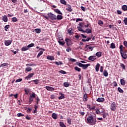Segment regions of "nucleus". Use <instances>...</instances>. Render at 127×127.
<instances>
[{
  "instance_id": "0e129e2a",
  "label": "nucleus",
  "mask_w": 127,
  "mask_h": 127,
  "mask_svg": "<svg viewBox=\"0 0 127 127\" xmlns=\"http://www.w3.org/2000/svg\"><path fill=\"white\" fill-rule=\"evenodd\" d=\"M79 114H80V115H81V116H82V117L85 115V112H81V111H80V112H79Z\"/></svg>"
},
{
  "instance_id": "c85d7f7f",
  "label": "nucleus",
  "mask_w": 127,
  "mask_h": 127,
  "mask_svg": "<svg viewBox=\"0 0 127 127\" xmlns=\"http://www.w3.org/2000/svg\"><path fill=\"white\" fill-rule=\"evenodd\" d=\"M5 66H8V64L6 63H4L3 64H0V68L1 67H2V68H3V67H5Z\"/></svg>"
},
{
  "instance_id": "4be33fe9",
  "label": "nucleus",
  "mask_w": 127,
  "mask_h": 127,
  "mask_svg": "<svg viewBox=\"0 0 127 127\" xmlns=\"http://www.w3.org/2000/svg\"><path fill=\"white\" fill-rule=\"evenodd\" d=\"M90 64H83L82 65V68L83 69H84V70H85V69H87V68H88V67H89V66H90Z\"/></svg>"
},
{
  "instance_id": "412c9836",
  "label": "nucleus",
  "mask_w": 127,
  "mask_h": 127,
  "mask_svg": "<svg viewBox=\"0 0 127 127\" xmlns=\"http://www.w3.org/2000/svg\"><path fill=\"white\" fill-rule=\"evenodd\" d=\"M54 11H55V12H56V13H58L59 14H61L62 15L63 14L62 12H61L60 10H59V9H54Z\"/></svg>"
},
{
  "instance_id": "39448f33",
  "label": "nucleus",
  "mask_w": 127,
  "mask_h": 127,
  "mask_svg": "<svg viewBox=\"0 0 127 127\" xmlns=\"http://www.w3.org/2000/svg\"><path fill=\"white\" fill-rule=\"evenodd\" d=\"M12 43V40H8L4 41V44L6 46H9Z\"/></svg>"
},
{
  "instance_id": "6ab92c4d",
  "label": "nucleus",
  "mask_w": 127,
  "mask_h": 127,
  "mask_svg": "<svg viewBox=\"0 0 127 127\" xmlns=\"http://www.w3.org/2000/svg\"><path fill=\"white\" fill-rule=\"evenodd\" d=\"M2 20L4 21V22H7V16L6 15H4V16H2Z\"/></svg>"
},
{
  "instance_id": "f8f14e48",
  "label": "nucleus",
  "mask_w": 127,
  "mask_h": 127,
  "mask_svg": "<svg viewBox=\"0 0 127 127\" xmlns=\"http://www.w3.org/2000/svg\"><path fill=\"white\" fill-rule=\"evenodd\" d=\"M34 75V73H30L25 77V79L29 80V79H30V78H31V77H32Z\"/></svg>"
},
{
  "instance_id": "bb28decb",
  "label": "nucleus",
  "mask_w": 127,
  "mask_h": 127,
  "mask_svg": "<svg viewBox=\"0 0 127 127\" xmlns=\"http://www.w3.org/2000/svg\"><path fill=\"white\" fill-rule=\"evenodd\" d=\"M28 49L29 48L27 47L24 46L21 49V51H26V50H28Z\"/></svg>"
},
{
  "instance_id": "5fc2aeb1",
  "label": "nucleus",
  "mask_w": 127,
  "mask_h": 127,
  "mask_svg": "<svg viewBox=\"0 0 127 127\" xmlns=\"http://www.w3.org/2000/svg\"><path fill=\"white\" fill-rule=\"evenodd\" d=\"M36 105H38V103H39V101H40V100L39 99V98L38 97H37V98L36 99Z\"/></svg>"
},
{
  "instance_id": "1a4fd4ad",
  "label": "nucleus",
  "mask_w": 127,
  "mask_h": 127,
  "mask_svg": "<svg viewBox=\"0 0 127 127\" xmlns=\"http://www.w3.org/2000/svg\"><path fill=\"white\" fill-rule=\"evenodd\" d=\"M124 51L122 52H120V54L121 55L122 57V58H123V59H127V54H125V53H123Z\"/></svg>"
},
{
  "instance_id": "c03bdc74",
  "label": "nucleus",
  "mask_w": 127,
  "mask_h": 127,
  "mask_svg": "<svg viewBox=\"0 0 127 127\" xmlns=\"http://www.w3.org/2000/svg\"><path fill=\"white\" fill-rule=\"evenodd\" d=\"M98 24L99 25H103V24H104V22H103V21L99 20L98 21Z\"/></svg>"
},
{
  "instance_id": "473e14b6",
  "label": "nucleus",
  "mask_w": 127,
  "mask_h": 127,
  "mask_svg": "<svg viewBox=\"0 0 127 127\" xmlns=\"http://www.w3.org/2000/svg\"><path fill=\"white\" fill-rule=\"evenodd\" d=\"M31 82H34V83L35 84V85H37V84H39V80H38V79H35V80H32Z\"/></svg>"
},
{
  "instance_id": "ea45409f",
  "label": "nucleus",
  "mask_w": 127,
  "mask_h": 127,
  "mask_svg": "<svg viewBox=\"0 0 127 127\" xmlns=\"http://www.w3.org/2000/svg\"><path fill=\"white\" fill-rule=\"evenodd\" d=\"M32 70V68L30 67H27L25 68V71H27V72H30Z\"/></svg>"
},
{
  "instance_id": "c9c22d12",
  "label": "nucleus",
  "mask_w": 127,
  "mask_h": 127,
  "mask_svg": "<svg viewBox=\"0 0 127 127\" xmlns=\"http://www.w3.org/2000/svg\"><path fill=\"white\" fill-rule=\"evenodd\" d=\"M64 87H65V88L69 87V82H64Z\"/></svg>"
},
{
  "instance_id": "680f3d73",
  "label": "nucleus",
  "mask_w": 127,
  "mask_h": 127,
  "mask_svg": "<svg viewBox=\"0 0 127 127\" xmlns=\"http://www.w3.org/2000/svg\"><path fill=\"white\" fill-rule=\"evenodd\" d=\"M35 95H36L35 93H33L32 94V95H31L30 96V97H31V98H35Z\"/></svg>"
},
{
  "instance_id": "ddd939ff",
  "label": "nucleus",
  "mask_w": 127,
  "mask_h": 127,
  "mask_svg": "<svg viewBox=\"0 0 127 127\" xmlns=\"http://www.w3.org/2000/svg\"><path fill=\"white\" fill-rule=\"evenodd\" d=\"M47 59L48 60H51V61H52L53 60H55V58H54V56H47L46 57Z\"/></svg>"
},
{
  "instance_id": "dca6fc26",
  "label": "nucleus",
  "mask_w": 127,
  "mask_h": 127,
  "mask_svg": "<svg viewBox=\"0 0 127 127\" xmlns=\"http://www.w3.org/2000/svg\"><path fill=\"white\" fill-rule=\"evenodd\" d=\"M61 19H63V15L58 14L57 16H56V20H61Z\"/></svg>"
},
{
  "instance_id": "f257e3e1",
  "label": "nucleus",
  "mask_w": 127,
  "mask_h": 127,
  "mask_svg": "<svg viewBox=\"0 0 127 127\" xmlns=\"http://www.w3.org/2000/svg\"><path fill=\"white\" fill-rule=\"evenodd\" d=\"M86 123L91 126H95L97 124V120L94 118V116L90 115L86 119Z\"/></svg>"
},
{
  "instance_id": "69168bd1",
  "label": "nucleus",
  "mask_w": 127,
  "mask_h": 127,
  "mask_svg": "<svg viewBox=\"0 0 127 127\" xmlns=\"http://www.w3.org/2000/svg\"><path fill=\"white\" fill-rule=\"evenodd\" d=\"M107 113H104L102 114V117L103 118H104V119H106V117H107Z\"/></svg>"
},
{
  "instance_id": "5701e85b",
  "label": "nucleus",
  "mask_w": 127,
  "mask_h": 127,
  "mask_svg": "<svg viewBox=\"0 0 127 127\" xmlns=\"http://www.w3.org/2000/svg\"><path fill=\"white\" fill-rule=\"evenodd\" d=\"M52 117L54 120H57V114L55 113H54L52 115Z\"/></svg>"
},
{
  "instance_id": "774afa93",
  "label": "nucleus",
  "mask_w": 127,
  "mask_h": 127,
  "mask_svg": "<svg viewBox=\"0 0 127 127\" xmlns=\"http://www.w3.org/2000/svg\"><path fill=\"white\" fill-rule=\"evenodd\" d=\"M83 20L80 18H77L76 20V22H78V21H82Z\"/></svg>"
},
{
  "instance_id": "864d4df0",
  "label": "nucleus",
  "mask_w": 127,
  "mask_h": 127,
  "mask_svg": "<svg viewBox=\"0 0 127 127\" xmlns=\"http://www.w3.org/2000/svg\"><path fill=\"white\" fill-rule=\"evenodd\" d=\"M69 61H71V62H76L77 60H76L75 59H70L69 60Z\"/></svg>"
},
{
  "instance_id": "f3484780",
  "label": "nucleus",
  "mask_w": 127,
  "mask_h": 127,
  "mask_svg": "<svg viewBox=\"0 0 127 127\" xmlns=\"http://www.w3.org/2000/svg\"><path fill=\"white\" fill-rule=\"evenodd\" d=\"M83 101V102H87L88 101V94H85L84 95Z\"/></svg>"
},
{
  "instance_id": "72a5a7b5",
  "label": "nucleus",
  "mask_w": 127,
  "mask_h": 127,
  "mask_svg": "<svg viewBox=\"0 0 127 127\" xmlns=\"http://www.w3.org/2000/svg\"><path fill=\"white\" fill-rule=\"evenodd\" d=\"M86 32L88 34H90V33H92V30L90 28H87L86 29Z\"/></svg>"
},
{
  "instance_id": "7ed1b4c3",
  "label": "nucleus",
  "mask_w": 127,
  "mask_h": 127,
  "mask_svg": "<svg viewBox=\"0 0 127 127\" xmlns=\"http://www.w3.org/2000/svg\"><path fill=\"white\" fill-rule=\"evenodd\" d=\"M62 40H63V38H59V40L58 41V42L62 46H64V45H65V42L64 41H62Z\"/></svg>"
},
{
  "instance_id": "052dcab7",
  "label": "nucleus",
  "mask_w": 127,
  "mask_h": 127,
  "mask_svg": "<svg viewBox=\"0 0 127 127\" xmlns=\"http://www.w3.org/2000/svg\"><path fill=\"white\" fill-rule=\"evenodd\" d=\"M109 27L111 29H114V28H115V26H114L113 25H109Z\"/></svg>"
},
{
  "instance_id": "4d7b16f0",
  "label": "nucleus",
  "mask_w": 127,
  "mask_h": 127,
  "mask_svg": "<svg viewBox=\"0 0 127 127\" xmlns=\"http://www.w3.org/2000/svg\"><path fill=\"white\" fill-rule=\"evenodd\" d=\"M124 22L125 25H127V18H125L124 20Z\"/></svg>"
},
{
  "instance_id": "2eb2a0df",
  "label": "nucleus",
  "mask_w": 127,
  "mask_h": 127,
  "mask_svg": "<svg viewBox=\"0 0 127 127\" xmlns=\"http://www.w3.org/2000/svg\"><path fill=\"white\" fill-rule=\"evenodd\" d=\"M103 56V53L102 52H98L96 53V56L100 58V57H102Z\"/></svg>"
},
{
  "instance_id": "9d476101",
  "label": "nucleus",
  "mask_w": 127,
  "mask_h": 127,
  "mask_svg": "<svg viewBox=\"0 0 127 127\" xmlns=\"http://www.w3.org/2000/svg\"><path fill=\"white\" fill-rule=\"evenodd\" d=\"M88 59L90 61H95L97 58H96V56H91L88 58Z\"/></svg>"
},
{
  "instance_id": "a18cd8bd",
  "label": "nucleus",
  "mask_w": 127,
  "mask_h": 127,
  "mask_svg": "<svg viewBox=\"0 0 127 127\" xmlns=\"http://www.w3.org/2000/svg\"><path fill=\"white\" fill-rule=\"evenodd\" d=\"M9 28V25H7L4 27V30L5 31H7V29Z\"/></svg>"
},
{
  "instance_id": "a878e982",
  "label": "nucleus",
  "mask_w": 127,
  "mask_h": 127,
  "mask_svg": "<svg viewBox=\"0 0 127 127\" xmlns=\"http://www.w3.org/2000/svg\"><path fill=\"white\" fill-rule=\"evenodd\" d=\"M122 8L124 10V11H127V5H122Z\"/></svg>"
},
{
  "instance_id": "393cba45",
  "label": "nucleus",
  "mask_w": 127,
  "mask_h": 127,
  "mask_svg": "<svg viewBox=\"0 0 127 127\" xmlns=\"http://www.w3.org/2000/svg\"><path fill=\"white\" fill-rule=\"evenodd\" d=\"M53 63H55V64H56V65H57V66H59V65H63V63L61 62V61H59V62H54Z\"/></svg>"
},
{
  "instance_id": "8fccbe9b",
  "label": "nucleus",
  "mask_w": 127,
  "mask_h": 127,
  "mask_svg": "<svg viewBox=\"0 0 127 127\" xmlns=\"http://www.w3.org/2000/svg\"><path fill=\"white\" fill-rule=\"evenodd\" d=\"M59 72V73H61V74H67V72H66V71L63 70H60Z\"/></svg>"
},
{
  "instance_id": "a19ab883",
  "label": "nucleus",
  "mask_w": 127,
  "mask_h": 127,
  "mask_svg": "<svg viewBox=\"0 0 127 127\" xmlns=\"http://www.w3.org/2000/svg\"><path fill=\"white\" fill-rule=\"evenodd\" d=\"M67 124L71 125L72 124V121H71V118H69L66 120Z\"/></svg>"
},
{
  "instance_id": "aec40b11",
  "label": "nucleus",
  "mask_w": 127,
  "mask_h": 127,
  "mask_svg": "<svg viewBox=\"0 0 127 127\" xmlns=\"http://www.w3.org/2000/svg\"><path fill=\"white\" fill-rule=\"evenodd\" d=\"M120 83L122 86H125L126 85V80L122 78L120 80Z\"/></svg>"
},
{
  "instance_id": "6e6552de",
  "label": "nucleus",
  "mask_w": 127,
  "mask_h": 127,
  "mask_svg": "<svg viewBox=\"0 0 127 127\" xmlns=\"http://www.w3.org/2000/svg\"><path fill=\"white\" fill-rule=\"evenodd\" d=\"M66 10L71 12L72 11V10H73V9H72V6H71V5H70L69 4H67L66 5Z\"/></svg>"
},
{
  "instance_id": "09e8293b",
  "label": "nucleus",
  "mask_w": 127,
  "mask_h": 127,
  "mask_svg": "<svg viewBox=\"0 0 127 127\" xmlns=\"http://www.w3.org/2000/svg\"><path fill=\"white\" fill-rule=\"evenodd\" d=\"M118 90L120 93H124V90L121 88V87H118Z\"/></svg>"
},
{
  "instance_id": "de8ad7c7",
  "label": "nucleus",
  "mask_w": 127,
  "mask_h": 127,
  "mask_svg": "<svg viewBox=\"0 0 127 127\" xmlns=\"http://www.w3.org/2000/svg\"><path fill=\"white\" fill-rule=\"evenodd\" d=\"M123 48H124V46H123L122 45H121L119 47V48L120 49V52L124 51V49H123Z\"/></svg>"
},
{
  "instance_id": "9b49d317",
  "label": "nucleus",
  "mask_w": 127,
  "mask_h": 127,
  "mask_svg": "<svg viewBox=\"0 0 127 127\" xmlns=\"http://www.w3.org/2000/svg\"><path fill=\"white\" fill-rule=\"evenodd\" d=\"M97 102H98L99 103H104L105 102V98L102 97H99L97 100Z\"/></svg>"
},
{
  "instance_id": "79ce46f5",
  "label": "nucleus",
  "mask_w": 127,
  "mask_h": 127,
  "mask_svg": "<svg viewBox=\"0 0 127 127\" xmlns=\"http://www.w3.org/2000/svg\"><path fill=\"white\" fill-rule=\"evenodd\" d=\"M33 46H34V44L33 43H31V44H29V45L27 46V47L28 48H31V47H33Z\"/></svg>"
},
{
  "instance_id": "3c124183",
  "label": "nucleus",
  "mask_w": 127,
  "mask_h": 127,
  "mask_svg": "<svg viewBox=\"0 0 127 127\" xmlns=\"http://www.w3.org/2000/svg\"><path fill=\"white\" fill-rule=\"evenodd\" d=\"M83 27H81L80 26H77V28H78V30H79V31H83V29H82Z\"/></svg>"
},
{
  "instance_id": "7c9ffc66",
  "label": "nucleus",
  "mask_w": 127,
  "mask_h": 127,
  "mask_svg": "<svg viewBox=\"0 0 127 127\" xmlns=\"http://www.w3.org/2000/svg\"><path fill=\"white\" fill-rule=\"evenodd\" d=\"M120 67L122 68L123 70H126V65L123 63H120Z\"/></svg>"
},
{
  "instance_id": "e2e57ef3",
  "label": "nucleus",
  "mask_w": 127,
  "mask_h": 127,
  "mask_svg": "<svg viewBox=\"0 0 127 127\" xmlns=\"http://www.w3.org/2000/svg\"><path fill=\"white\" fill-rule=\"evenodd\" d=\"M80 8L83 10V11H85L86 10V8L83 6H80Z\"/></svg>"
},
{
  "instance_id": "4c0bfd02",
  "label": "nucleus",
  "mask_w": 127,
  "mask_h": 127,
  "mask_svg": "<svg viewBox=\"0 0 127 127\" xmlns=\"http://www.w3.org/2000/svg\"><path fill=\"white\" fill-rule=\"evenodd\" d=\"M35 31L36 32V33H40V32H41V29H38V28L35 29Z\"/></svg>"
},
{
  "instance_id": "423d86ee",
  "label": "nucleus",
  "mask_w": 127,
  "mask_h": 127,
  "mask_svg": "<svg viewBox=\"0 0 127 127\" xmlns=\"http://www.w3.org/2000/svg\"><path fill=\"white\" fill-rule=\"evenodd\" d=\"M65 41L66 43L67 46H70V45H71V43H72V41H71V39L69 38H66L65 39Z\"/></svg>"
},
{
  "instance_id": "0eeeda50",
  "label": "nucleus",
  "mask_w": 127,
  "mask_h": 127,
  "mask_svg": "<svg viewBox=\"0 0 127 127\" xmlns=\"http://www.w3.org/2000/svg\"><path fill=\"white\" fill-rule=\"evenodd\" d=\"M45 88L47 91H50L51 92H54L55 91V89L51 86H46Z\"/></svg>"
},
{
  "instance_id": "49530a36",
  "label": "nucleus",
  "mask_w": 127,
  "mask_h": 127,
  "mask_svg": "<svg viewBox=\"0 0 127 127\" xmlns=\"http://www.w3.org/2000/svg\"><path fill=\"white\" fill-rule=\"evenodd\" d=\"M17 117H24V115L22 114V113H18L17 114Z\"/></svg>"
},
{
  "instance_id": "a211bd4d",
  "label": "nucleus",
  "mask_w": 127,
  "mask_h": 127,
  "mask_svg": "<svg viewBox=\"0 0 127 127\" xmlns=\"http://www.w3.org/2000/svg\"><path fill=\"white\" fill-rule=\"evenodd\" d=\"M101 65L100 64L98 63L96 64V66H95V70L96 72H98L99 71V69H100V66Z\"/></svg>"
},
{
  "instance_id": "b1692460",
  "label": "nucleus",
  "mask_w": 127,
  "mask_h": 127,
  "mask_svg": "<svg viewBox=\"0 0 127 127\" xmlns=\"http://www.w3.org/2000/svg\"><path fill=\"white\" fill-rule=\"evenodd\" d=\"M103 75L104 77H108V76H109V73H108V71L107 70H104Z\"/></svg>"
},
{
  "instance_id": "cd10ccee",
  "label": "nucleus",
  "mask_w": 127,
  "mask_h": 127,
  "mask_svg": "<svg viewBox=\"0 0 127 127\" xmlns=\"http://www.w3.org/2000/svg\"><path fill=\"white\" fill-rule=\"evenodd\" d=\"M110 48L112 49H115V48H116V44L114 43H111L110 45Z\"/></svg>"
},
{
  "instance_id": "f704fd0d",
  "label": "nucleus",
  "mask_w": 127,
  "mask_h": 127,
  "mask_svg": "<svg viewBox=\"0 0 127 127\" xmlns=\"http://www.w3.org/2000/svg\"><path fill=\"white\" fill-rule=\"evenodd\" d=\"M74 70H75V71H77V72H81V68L78 66H75Z\"/></svg>"
},
{
  "instance_id": "603ef678",
  "label": "nucleus",
  "mask_w": 127,
  "mask_h": 127,
  "mask_svg": "<svg viewBox=\"0 0 127 127\" xmlns=\"http://www.w3.org/2000/svg\"><path fill=\"white\" fill-rule=\"evenodd\" d=\"M22 81V78H18L15 80V83H17L18 82H21Z\"/></svg>"
},
{
  "instance_id": "2f4dec72",
  "label": "nucleus",
  "mask_w": 127,
  "mask_h": 127,
  "mask_svg": "<svg viewBox=\"0 0 127 127\" xmlns=\"http://www.w3.org/2000/svg\"><path fill=\"white\" fill-rule=\"evenodd\" d=\"M43 54V51H40L38 53V55L37 56V58L38 59Z\"/></svg>"
},
{
  "instance_id": "13d9d810",
  "label": "nucleus",
  "mask_w": 127,
  "mask_h": 127,
  "mask_svg": "<svg viewBox=\"0 0 127 127\" xmlns=\"http://www.w3.org/2000/svg\"><path fill=\"white\" fill-rule=\"evenodd\" d=\"M66 51L67 52H70V51H72V49L71 48H70L69 47H68L66 50Z\"/></svg>"
},
{
  "instance_id": "58836bf2",
  "label": "nucleus",
  "mask_w": 127,
  "mask_h": 127,
  "mask_svg": "<svg viewBox=\"0 0 127 127\" xmlns=\"http://www.w3.org/2000/svg\"><path fill=\"white\" fill-rule=\"evenodd\" d=\"M11 21L12 22H16V21H17V18L15 17H14L11 18Z\"/></svg>"
},
{
  "instance_id": "20e7f679",
  "label": "nucleus",
  "mask_w": 127,
  "mask_h": 127,
  "mask_svg": "<svg viewBox=\"0 0 127 127\" xmlns=\"http://www.w3.org/2000/svg\"><path fill=\"white\" fill-rule=\"evenodd\" d=\"M116 103L115 102H113L112 104L110 106V109L111 111H113V112H115L116 111Z\"/></svg>"
},
{
  "instance_id": "338daca9",
  "label": "nucleus",
  "mask_w": 127,
  "mask_h": 127,
  "mask_svg": "<svg viewBox=\"0 0 127 127\" xmlns=\"http://www.w3.org/2000/svg\"><path fill=\"white\" fill-rule=\"evenodd\" d=\"M117 12L118 14H122V13H123V12L120 10H117Z\"/></svg>"
},
{
  "instance_id": "6e6d98bb",
  "label": "nucleus",
  "mask_w": 127,
  "mask_h": 127,
  "mask_svg": "<svg viewBox=\"0 0 127 127\" xmlns=\"http://www.w3.org/2000/svg\"><path fill=\"white\" fill-rule=\"evenodd\" d=\"M113 84L114 85V87H118V83H117V82L113 81Z\"/></svg>"
},
{
  "instance_id": "4468645a",
  "label": "nucleus",
  "mask_w": 127,
  "mask_h": 127,
  "mask_svg": "<svg viewBox=\"0 0 127 127\" xmlns=\"http://www.w3.org/2000/svg\"><path fill=\"white\" fill-rule=\"evenodd\" d=\"M59 95H60L61 96L59 97V100H62L63 99H64L65 98L64 94H63L62 92H59Z\"/></svg>"
},
{
  "instance_id": "e433bc0d",
  "label": "nucleus",
  "mask_w": 127,
  "mask_h": 127,
  "mask_svg": "<svg viewBox=\"0 0 127 127\" xmlns=\"http://www.w3.org/2000/svg\"><path fill=\"white\" fill-rule=\"evenodd\" d=\"M59 124H60V126L61 127H66L65 124H64V123L62 122H60Z\"/></svg>"
},
{
  "instance_id": "37998d69",
  "label": "nucleus",
  "mask_w": 127,
  "mask_h": 127,
  "mask_svg": "<svg viewBox=\"0 0 127 127\" xmlns=\"http://www.w3.org/2000/svg\"><path fill=\"white\" fill-rule=\"evenodd\" d=\"M68 33H69L70 35H72L73 34V32L72 31V29L70 28L67 30Z\"/></svg>"
},
{
  "instance_id": "c756f323",
  "label": "nucleus",
  "mask_w": 127,
  "mask_h": 127,
  "mask_svg": "<svg viewBox=\"0 0 127 127\" xmlns=\"http://www.w3.org/2000/svg\"><path fill=\"white\" fill-rule=\"evenodd\" d=\"M60 2L62 4H64V5H67V2H66V0H60Z\"/></svg>"
},
{
  "instance_id": "bf43d9fd",
  "label": "nucleus",
  "mask_w": 127,
  "mask_h": 127,
  "mask_svg": "<svg viewBox=\"0 0 127 127\" xmlns=\"http://www.w3.org/2000/svg\"><path fill=\"white\" fill-rule=\"evenodd\" d=\"M87 83L88 84V85H89V86H92V85H91V79H89L88 80Z\"/></svg>"
},
{
  "instance_id": "f03ea898",
  "label": "nucleus",
  "mask_w": 127,
  "mask_h": 127,
  "mask_svg": "<svg viewBox=\"0 0 127 127\" xmlns=\"http://www.w3.org/2000/svg\"><path fill=\"white\" fill-rule=\"evenodd\" d=\"M47 16L44 15V17L46 19H49L50 18L52 20H56V15L51 13V12H49L47 14Z\"/></svg>"
}]
</instances>
